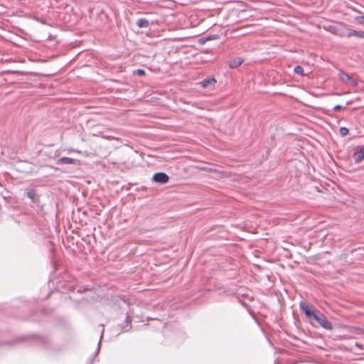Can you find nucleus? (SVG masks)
<instances>
[{
    "instance_id": "obj_15",
    "label": "nucleus",
    "mask_w": 364,
    "mask_h": 364,
    "mask_svg": "<svg viewBox=\"0 0 364 364\" xmlns=\"http://www.w3.org/2000/svg\"><path fill=\"white\" fill-rule=\"evenodd\" d=\"M134 74L139 75V76H142V75H145V71L142 69H137L134 71Z\"/></svg>"
},
{
    "instance_id": "obj_5",
    "label": "nucleus",
    "mask_w": 364,
    "mask_h": 364,
    "mask_svg": "<svg viewBox=\"0 0 364 364\" xmlns=\"http://www.w3.org/2000/svg\"><path fill=\"white\" fill-rule=\"evenodd\" d=\"M77 160L74 159L73 158L70 157H61L60 158L56 164L58 165H64V164H75L77 163Z\"/></svg>"
},
{
    "instance_id": "obj_1",
    "label": "nucleus",
    "mask_w": 364,
    "mask_h": 364,
    "mask_svg": "<svg viewBox=\"0 0 364 364\" xmlns=\"http://www.w3.org/2000/svg\"><path fill=\"white\" fill-rule=\"evenodd\" d=\"M313 318L323 328L331 330L333 326L330 321H328L326 317L323 314H317L316 313L314 315Z\"/></svg>"
},
{
    "instance_id": "obj_3",
    "label": "nucleus",
    "mask_w": 364,
    "mask_h": 364,
    "mask_svg": "<svg viewBox=\"0 0 364 364\" xmlns=\"http://www.w3.org/2000/svg\"><path fill=\"white\" fill-rule=\"evenodd\" d=\"M168 176L163 172H159L154 175L153 181L156 183L164 184L168 181Z\"/></svg>"
},
{
    "instance_id": "obj_12",
    "label": "nucleus",
    "mask_w": 364,
    "mask_h": 364,
    "mask_svg": "<svg viewBox=\"0 0 364 364\" xmlns=\"http://www.w3.org/2000/svg\"><path fill=\"white\" fill-rule=\"evenodd\" d=\"M355 21L360 24L364 25V16H358L355 18Z\"/></svg>"
},
{
    "instance_id": "obj_17",
    "label": "nucleus",
    "mask_w": 364,
    "mask_h": 364,
    "mask_svg": "<svg viewBox=\"0 0 364 364\" xmlns=\"http://www.w3.org/2000/svg\"><path fill=\"white\" fill-rule=\"evenodd\" d=\"M348 82H349L350 83V85H353V86H356L357 85V82L354 79H353L352 77H351V80H348Z\"/></svg>"
},
{
    "instance_id": "obj_4",
    "label": "nucleus",
    "mask_w": 364,
    "mask_h": 364,
    "mask_svg": "<svg viewBox=\"0 0 364 364\" xmlns=\"http://www.w3.org/2000/svg\"><path fill=\"white\" fill-rule=\"evenodd\" d=\"M301 310L309 318H313L316 312L311 309L309 305L304 301H301L299 304Z\"/></svg>"
},
{
    "instance_id": "obj_10",
    "label": "nucleus",
    "mask_w": 364,
    "mask_h": 364,
    "mask_svg": "<svg viewBox=\"0 0 364 364\" xmlns=\"http://www.w3.org/2000/svg\"><path fill=\"white\" fill-rule=\"evenodd\" d=\"M339 78L343 82H346L349 80H351V77L346 73L340 72L338 74Z\"/></svg>"
},
{
    "instance_id": "obj_20",
    "label": "nucleus",
    "mask_w": 364,
    "mask_h": 364,
    "mask_svg": "<svg viewBox=\"0 0 364 364\" xmlns=\"http://www.w3.org/2000/svg\"><path fill=\"white\" fill-rule=\"evenodd\" d=\"M69 151H74V152H77V153L80 152L79 151H76V150H74V149H70Z\"/></svg>"
},
{
    "instance_id": "obj_19",
    "label": "nucleus",
    "mask_w": 364,
    "mask_h": 364,
    "mask_svg": "<svg viewBox=\"0 0 364 364\" xmlns=\"http://www.w3.org/2000/svg\"><path fill=\"white\" fill-rule=\"evenodd\" d=\"M131 317L129 316H127V318H126V323H131Z\"/></svg>"
},
{
    "instance_id": "obj_18",
    "label": "nucleus",
    "mask_w": 364,
    "mask_h": 364,
    "mask_svg": "<svg viewBox=\"0 0 364 364\" xmlns=\"http://www.w3.org/2000/svg\"><path fill=\"white\" fill-rule=\"evenodd\" d=\"M341 109H343V107L341 105H336L334 107H333V110L334 111H338V110H341Z\"/></svg>"
},
{
    "instance_id": "obj_2",
    "label": "nucleus",
    "mask_w": 364,
    "mask_h": 364,
    "mask_svg": "<svg viewBox=\"0 0 364 364\" xmlns=\"http://www.w3.org/2000/svg\"><path fill=\"white\" fill-rule=\"evenodd\" d=\"M353 159L356 164L360 163L364 159V146H358L354 149Z\"/></svg>"
},
{
    "instance_id": "obj_7",
    "label": "nucleus",
    "mask_w": 364,
    "mask_h": 364,
    "mask_svg": "<svg viewBox=\"0 0 364 364\" xmlns=\"http://www.w3.org/2000/svg\"><path fill=\"white\" fill-rule=\"evenodd\" d=\"M139 28H148L149 26V21L146 18H139L136 22Z\"/></svg>"
},
{
    "instance_id": "obj_14",
    "label": "nucleus",
    "mask_w": 364,
    "mask_h": 364,
    "mask_svg": "<svg viewBox=\"0 0 364 364\" xmlns=\"http://www.w3.org/2000/svg\"><path fill=\"white\" fill-rule=\"evenodd\" d=\"M27 196L31 199V200H34V198L36 196V191L34 190H30L27 192Z\"/></svg>"
},
{
    "instance_id": "obj_11",
    "label": "nucleus",
    "mask_w": 364,
    "mask_h": 364,
    "mask_svg": "<svg viewBox=\"0 0 364 364\" xmlns=\"http://www.w3.org/2000/svg\"><path fill=\"white\" fill-rule=\"evenodd\" d=\"M348 129L346 127H341L339 130V133L342 136H346L348 134Z\"/></svg>"
},
{
    "instance_id": "obj_9",
    "label": "nucleus",
    "mask_w": 364,
    "mask_h": 364,
    "mask_svg": "<svg viewBox=\"0 0 364 364\" xmlns=\"http://www.w3.org/2000/svg\"><path fill=\"white\" fill-rule=\"evenodd\" d=\"M348 36H357L359 38H364V31H358L355 30H351L348 32Z\"/></svg>"
},
{
    "instance_id": "obj_8",
    "label": "nucleus",
    "mask_w": 364,
    "mask_h": 364,
    "mask_svg": "<svg viewBox=\"0 0 364 364\" xmlns=\"http://www.w3.org/2000/svg\"><path fill=\"white\" fill-rule=\"evenodd\" d=\"M243 62V60L240 58H235L234 60H232L229 62V66L231 68H235L240 65Z\"/></svg>"
},
{
    "instance_id": "obj_13",
    "label": "nucleus",
    "mask_w": 364,
    "mask_h": 364,
    "mask_svg": "<svg viewBox=\"0 0 364 364\" xmlns=\"http://www.w3.org/2000/svg\"><path fill=\"white\" fill-rule=\"evenodd\" d=\"M294 73L299 75H302L304 72V69L301 66L297 65L294 68Z\"/></svg>"
},
{
    "instance_id": "obj_16",
    "label": "nucleus",
    "mask_w": 364,
    "mask_h": 364,
    "mask_svg": "<svg viewBox=\"0 0 364 364\" xmlns=\"http://www.w3.org/2000/svg\"><path fill=\"white\" fill-rule=\"evenodd\" d=\"M102 331H101V335H100V341L98 343V346H97V352L100 350V344H101V340L102 338V336H103V333H104V328H103V326L102 325Z\"/></svg>"
},
{
    "instance_id": "obj_6",
    "label": "nucleus",
    "mask_w": 364,
    "mask_h": 364,
    "mask_svg": "<svg viewBox=\"0 0 364 364\" xmlns=\"http://www.w3.org/2000/svg\"><path fill=\"white\" fill-rule=\"evenodd\" d=\"M216 83V80L214 77L208 78L202 80L200 84L203 88H208L209 87H214Z\"/></svg>"
}]
</instances>
